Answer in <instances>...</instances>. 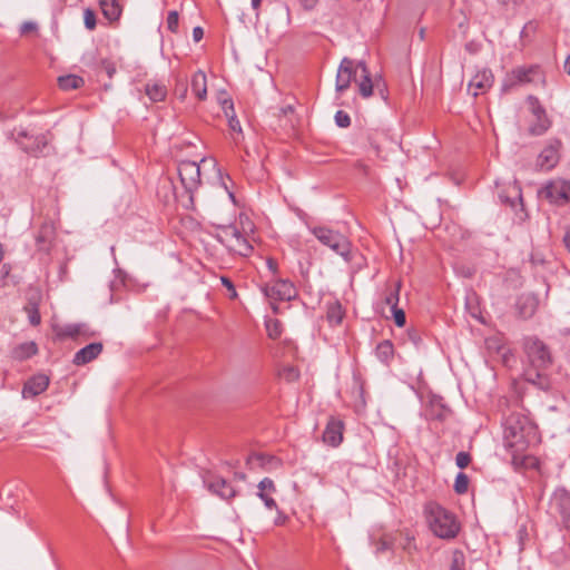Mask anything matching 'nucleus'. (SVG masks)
Here are the masks:
<instances>
[{"instance_id":"4c0bfd02","label":"nucleus","mask_w":570,"mask_h":570,"mask_svg":"<svg viewBox=\"0 0 570 570\" xmlns=\"http://www.w3.org/2000/svg\"><path fill=\"white\" fill-rule=\"evenodd\" d=\"M406 335L409 342H411L415 348H419L422 345V336L417 330L411 328L407 331Z\"/></svg>"},{"instance_id":"bf43d9fd","label":"nucleus","mask_w":570,"mask_h":570,"mask_svg":"<svg viewBox=\"0 0 570 570\" xmlns=\"http://www.w3.org/2000/svg\"><path fill=\"white\" fill-rule=\"evenodd\" d=\"M389 547H387V543L385 541H381L376 548V551L380 552V551H384L386 550Z\"/></svg>"},{"instance_id":"0e129e2a","label":"nucleus","mask_w":570,"mask_h":570,"mask_svg":"<svg viewBox=\"0 0 570 570\" xmlns=\"http://www.w3.org/2000/svg\"><path fill=\"white\" fill-rule=\"evenodd\" d=\"M235 476H236L237 479H239V480H245V479H246L245 473H242V472H240V473H236V474H235Z\"/></svg>"},{"instance_id":"5fc2aeb1","label":"nucleus","mask_w":570,"mask_h":570,"mask_svg":"<svg viewBox=\"0 0 570 570\" xmlns=\"http://www.w3.org/2000/svg\"><path fill=\"white\" fill-rule=\"evenodd\" d=\"M317 1L318 0H301V3L305 9L311 10L315 7Z\"/></svg>"},{"instance_id":"2eb2a0df","label":"nucleus","mask_w":570,"mask_h":570,"mask_svg":"<svg viewBox=\"0 0 570 570\" xmlns=\"http://www.w3.org/2000/svg\"><path fill=\"white\" fill-rule=\"evenodd\" d=\"M104 345L100 342H94L80 348L73 355L72 363L77 366L86 365L96 360L102 352Z\"/></svg>"},{"instance_id":"09e8293b","label":"nucleus","mask_w":570,"mask_h":570,"mask_svg":"<svg viewBox=\"0 0 570 570\" xmlns=\"http://www.w3.org/2000/svg\"><path fill=\"white\" fill-rule=\"evenodd\" d=\"M428 409H448V407L442 403V399L434 396L431 399Z\"/></svg>"},{"instance_id":"393cba45","label":"nucleus","mask_w":570,"mask_h":570,"mask_svg":"<svg viewBox=\"0 0 570 570\" xmlns=\"http://www.w3.org/2000/svg\"><path fill=\"white\" fill-rule=\"evenodd\" d=\"M376 357L385 364H389L394 356V346L391 341L385 340L377 344L375 348Z\"/></svg>"},{"instance_id":"39448f33","label":"nucleus","mask_w":570,"mask_h":570,"mask_svg":"<svg viewBox=\"0 0 570 570\" xmlns=\"http://www.w3.org/2000/svg\"><path fill=\"white\" fill-rule=\"evenodd\" d=\"M8 139L14 141L24 153L38 156L43 154L48 138L43 134L31 135L23 127H16L8 132Z\"/></svg>"},{"instance_id":"864d4df0","label":"nucleus","mask_w":570,"mask_h":570,"mask_svg":"<svg viewBox=\"0 0 570 570\" xmlns=\"http://www.w3.org/2000/svg\"><path fill=\"white\" fill-rule=\"evenodd\" d=\"M403 549L406 550L409 553L411 552L412 549H416L412 538H406V542L404 543Z\"/></svg>"},{"instance_id":"20e7f679","label":"nucleus","mask_w":570,"mask_h":570,"mask_svg":"<svg viewBox=\"0 0 570 570\" xmlns=\"http://www.w3.org/2000/svg\"><path fill=\"white\" fill-rule=\"evenodd\" d=\"M216 239L230 253L243 257L249 256L254 249L246 236L235 225L219 227Z\"/></svg>"},{"instance_id":"79ce46f5","label":"nucleus","mask_w":570,"mask_h":570,"mask_svg":"<svg viewBox=\"0 0 570 570\" xmlns=\"http://www.w3.org/2000/svg\"><path fill=\"white\" fill-rule=\"evenodd\" d=\"M81 333L80 325L70 324L63 327L62 335L68 337H76Z\"/></svg>"},{"instance_id":"b1692460","label":"nucleus","mask_w":570,"mask_h":570,"mask_svg":"<svg viewBox=\"0 0 570 570\" xmlns=\"http://www.w3.org/2000/svg\"><path fill=\"white\" fill-rule=\"evenodd\" d=\"M37 352L38 347L35 342H24L13 348L12 356L16 360L22 361L36 355Z\"/></svg>"},{"instance_id":"1a4fd4ad","label":"nucleus","mask_w":570,"mask_h":570,"mask_svg":"<svg viewBox=\"0 0 570 570\" xmlns=\"http://www.w3.org/2000/svg\"><path fill=\"white\" fill-rule=\"evenodd\" d=\"M178 175L187 193L193 194L200 184V168L195 161L183 160L178 164Z\"/></svg>"},{"instance_id":"37998d69","label":"nucleus","mask_w":570,"mask_h":570,"mask_svg":"<svg viewBox=\"0 0 570 570\" xmlns=\"http://www.w3.org/2000/svg\"><path fill=\"white\" fill-rule=\"evenodd\" d=\"M220 283L227 288V291L229 292V297L230 298H236L237 297V292H236V288H235V285L234 283L232 282L230 278L226 277V276H220Z\"/></svg>"},{"instance_id":"c03bdc74","label":"nucleus","mask_w":570,"mask_h":570,"mask_svg":"<svg viewBox=\"0 0 570 570\" xmlns=\"http://www.w3.org/2000/svg\"><path fill=\"white\" fill-rule=\"evenodd\" d=\"M38 30V24L33 21H24L21 26H20V35L21 36H26L30 32H36Z\"/></svg>"},{"instance_id":"a18cd8bd","label":"nucleus","mask_w":570,"mask_h":570,"mask_svg":"<svg viewBox=\"0 0 570 570\" xmlns=\"http://www.w3.org/2000/svg\"><path fill=\"white\" fill-rule=\"evenodd\" d=\"M393 312V317H394V322L395 324L399 326V327H402L405 325V322H406V318H405V313L403 309L401 308H393L392 309Z\"/></svg>"},{"instance_id":"9b49d317","label":"nucleus","mask_w":570,"mask_h":570,"mask_svg":"<svg viewBox=\"0 0 570 570\" xmlns=\"http://www.w3.org/2000/svg\"><path fill=\"white\" fill-rule=\"evenodd\" d=\"M207 489L223 500H230L236 497L237 492L234 487L224 478L218 475H208L204 478Z\"/></svg>"},{"instance_id":"7c9ffc66","label":"nucleus","mask_w":570,"mask_h":570,"mask_svg":"<svg viewBox=\"0 0 570 570\" xmlns=\"http://www.w3.org/2000/svg\"><path fill=\"white\" fill-rule=\"evenodd\" d=\"M227 121H228L229 129L235 134L233 139H234L235 144H238L240 140V137H243V129H242V126H240V122H239L237 116L230 115L229 117H227Z\"/></svg>"},{"instance_id":"4468645a","label":"nucleus","mask_w":570,"mask_h":570,"mask_svg":"<svg viewBox=\"0 0 570 570\" xmlns=\"http://www.w3.org/2000/svg\"><path fill=\"white\" fill-rule=\"evenodd\" d=\"M257 497L264 502L268 510H278V505L273 495L276 493V485L269 478H264L257 485Z\"/></svg>"},{"instance_id":"a211bd4d","label":"nucleus","mask_w":570,"mask_h":570,"mask_svg":"<svg viewBox=\"0 0 570 570\" xmlns=\"http://www.w3.org/2000/svg\"><path fill=\"white\" fill-rule=\"evenodd\" d=\"M559 146L560 142L556 141L554 144H550L538 156L537 166L542 170L552 169L559 161Z\"/></svg>"},{"instance_id":"0eeeda50","label":"nucleus","mask_w":570,"mask_h":570,"mask_svg":"<svg viewBox=\"0 0 570 570\" xmlns=\"http://www.w3.org/2000/svg\"><path fill=\"white\" fill-rule=\"evenodd\" d=\"M541 78L542 73L539 66L517 67L505 76L502 82V90L509 91L517 86L537 82Z\"/></svg>"},{"instance_id":"774afa93","label":"nucleus","mask_w":570,"mask_h":570,"mask_svg":"<svg viewBox=\"0 0 570 570\" xmlns=\"http://www.w3.org/2000/svg\"><path fill=\"white\" fill-rule=\"evenodd\" d=\"M436 419H439V420H443V419H444V415H443L442 413H439V414L436 415Z\"/></svg>"},{"instance_id":"a19ab883","label":"nucleus","mask_w":570,"mask_h":570,"mask_svg":"<svg viewBox=\"0 0 570 570\" xmlns=\"http://www.w3.org/2000/svg\"><path fill=\"white\" fill-rule=\"evenodd\" d=\"M471 462V455L468 452L461 451L455 456V464L460 469L466 468Z\"/></svg>"},{"instance_id":"aec40b11","label":"nucleus","mask_w":570,"mask_h":570,"mask_svg":"<svg viewBox=\"0 0 570 570\" xmlns=\"http://www.w3.org/2000/svg\"><path fill=\"white\" fill-rule=\"evenodd\" d=\"M167 87L161 81H148L145 94L153 102H163L167 98Z\"/></svg>"},{"instance_id":"c85d7f7f","label":"nucleus","mask_w":570,"mask_h":570,"mask_svg":"<svg viewBox=\"0 0 570 570\" xmlns=\"http://www.w3.org/2000/svg\"><path fill=\"white\" fill-rule=\"evenodd\" d=\"M449 570H465V556L462 550H454L451 556Z\"/></svg>"},{"instance_id":"f8f14e48","label":"nucleus","mask_w":570,"mask_h":570,"mask_svg":"<svg viewBox=\"0 0 570 570\" xmlns=\"http://www.w3.org/2000/svg\"><path fill=\"white\" fill-rule=\"evenodd\" d=\"M55 239H56L55 225L50 222L43 223L39 227L36 236H35L37 249L45 254H49L53 246Z\"/></svg>"},{"instance_id":"72a5a7b5","label":"nucleus","mask_w":570,"mask_h":570,"mask_svg":"<svg viewBox=\"0 0 570 570\" xmlns=\"http://www.w3.org/2000/svg\"><path fill=\"white\" fill-rule=\"evenodd\" d=\"M279 375L287 382H293L299 377V372L294 366H286L281 371Z\"/></svg>"},{"instance_id":"e2e57ef3","label":"nucleus","mask_w":570,"mask_h":570,"mask_svg":"<svg viewBox=\"0 0 570 570\" xmlns=\"http://www.w3.org/2000/svg\"><path fill=\"white\" fill-rule=\"evenodd\" d=\"M261 1H262V0H252V7H253L254 9H258V7H259V4H261Z\"/></svg>"},{"instance_id":"9d476101","label":"nucleus","mask_w":570,"mask_h":570,"mask_svg":"<svg viewBox=\"0 0 570 570\" xmlns=\"http://www.w3.org/2000/svg\"><path fill=\"white\" fill-rule=\"evenodd\" d=\"M356 77L355 62L353 59L344 57L338 66L335 81V90L343 94L351 86L352 80Z\"/></svg>"},{"instance_id":"58836bf2","label":"nucleus","mask_w":570,"mask_h":570,"mask_svg":"<svg viewBox=\"0 0 570 570\" xmlns=\"http://www.w3.org/2000/svg\"><path fill=\"white\" fill-rule=\"evenodd\" d=\"M219 104L222 106V109H223L226 118L229 117L230 115H236L235 109H234V102L230 98H227V97L223 98L219 100Z\"/></svg>"},{"instance_id":"49530a36","label":"nucleus","mask_w":570,"mask_h":570,"mask_svg":"<svg viewBox=\"0 0 570 570\" xmlns=\"http://www.w3.org/2000/svg\"><path fill=\"white\" fill-rule=\"evenodd\" d=\"M175 92L178 95V98L180 100H184L186 98V95H187V85L185 82V80H177V88L175 90Z\"/></svg>"},{"instance_id":"6e6d98bb","label":"nucleus","mask_w":570,"mask_h":570,"mask_svg":"<svg viewBox=\"0 0 570 570\" xmlns=\"http://www.w3.org/2000/svg\"><path fill=\"white\" fill-rule=\"evenodd\" d=\"M266 264H267L268 269H269L273 274H275V273L277 272V262H276L275 259H273V258H268V259H267V262H266Z\"/></svg>"},{"instance_id":"f3484780","label":"nucleus","mask_w":570,"mask_h":570,"mask_svg":"<svg viewBox=\"0 0 570 570\" xmlns=\"http://www.w3.org/2000/svg\"><path fill=\"white\" fill-rule=\"evenodd\" d=\"M49 385V377L45 374H37L30 377L23 385L22 396L35 397L43 393Z\"/></svg>"},{"instance_id":"2f4dec72","label":"nucleus","mask_w":570,"mask_h":570,"mask_svg":"<svg viewBox=\"0 0 570 570\" xmlns=\"http://www.w3.org/2000/svg\"><path fill=\"white\" fill-rule=\"evenodd\" d=\"M549 127H550V121H549L548 117H540V118H537L535 124H532L530 126L529 130L532 135L540 136V135L544 134Z\"/></svg>"},{"instance_id":"6e6552de","label":"nucleus","mask_w":570,"mask_h":570,"mask_svg":"<svg viewBox=\"0 0 570 570\" xmlns=\"http://www.w3.org/2000/svg\"><path fill=\"white\" fill-rule=\"evenodd\" d=\"M539 195L553 205L563 206L570 202V180L551 179L539 190Z\"/></svg>"},{"instance_id":"412c9836","label":"nucleus","mask_w":570,"mask_h":570,"mask_svg":"<svg viewBox=\"0 0 570 570\" xmlns=\"http://www.w3.org/2000/svg\"><path fill=\"white\" fill-rule=\"evenodd\" d=\"M191 91L199 100L207 98V77L204 71L198 70L191 77Z\"/></svg>"},{"instance_id":"f03ea898","label":"nucleus","mask_w":570,"mask_h":570,"mask_svg":"<svg viewBox=\"0 0 570 570\" xmlns=\"http://www.w3.org/2000/svg\"><path fill=\"white\" fill-rule=\"evenodd\" d=\"M425 519L431 531L441 539H453L460 531L455 515L436 502L424 508Z\"/></svg>"},{"instance_id":"f704fd0d","label":"nucleus","mask_w":570,"mask_h":570,"mask_svg":"<svg viewBox=\"0 0 570 570\" xmlns=\"http://www.w3.org/2000/svg\"><path fill=\"white\" fill-rule=\"evenodd\" d=\"M83 22H85V27L88 30H94L96 28L97 21H96V13L94 10L87 8L83 11Z\"/></svg>"},{"instance_id":"dca6fc26","label":"nucleus","mask_w":570,"mask_h":570,"mask_svg":"<svg viewBox=\"0 0 570 570\" xmlns=\"http://www.w3.org/2000/svg\"><path fill=\"white\" fill-rule=\"evenodd\" d=\"M493 85L492 71L488 68L479 70L469 82V90L474 89L472 92L476 97L480 92L489 90Z\"/></svg>"},{"instance_id":"4d7b16f0","label":"nucleus","mask_w":570,"mask_h":570,"mask_svg":"<svg viewBox=\"0 0 570 570\" xmlns=\"http://www.w3.org/2000/svg\"><path fill=\"white\" fill-rule=\"evenodd\" d=\"M499 197L502 203L509 204L511 207L515 206V199H511V198L504 196L503 194H500Z\"/></svg>"},{"instance_id":"a878e982","label":"nucleus","mask_w":570,"mask_h":570,"mask_svg":"<svg viewBox=\"0 0 570 570\" xmlns=\"http://www.w3.org/2000/svg\"><path fill=\"white\" fill-rule=\"evenodd\" d=\"M85 80L77 75H66L58 78V86L65 91L78 89L82 87Z\"/></svg>"},{"instance_id":"338daca9","label":"nucleus","mask_w":570,"mask_h":570,"mask_svg":"<svg viewBox=\"0 0 570 570\" xmlns=\"http://www.w3.org/2000/svg\"><path fill=\"white\" fill-rule=\"evenodd\" d=\"M424 33H425V30H424V29H421V30H420V38H421V39H424Z\"/></svg>"},{"instance_id":"4be33fe9","label":"nucleus","mask_w":570,"mask_h":570,"mask_svg":"<svg viewBox=\"0 0 570 570\" xmlns=\"http://www.w3.org/2000/svg\"><path fill=\"white\" fill-rule=\"evenodd\" d=\"M524 417H521L519 414H511L505 419L504 422V433L505 438L517 439L521 431L523 430Z\"/></svg>"},{"instance_id":"c756f323","label":"nucleus","mask_w":570,"mask_h":570,"mask_svg":"<svg viewBox=\"0 0 570 570\" xmlns=\"http://www.w3.org/2000/svg\"><path fill=\"white\" fill-rule=\"evenodd\" d=\"M342 306L338 303L331 305L327 309V321L333 325H337L342 322Z\"/></svg>"},{"instance_id":"680f3d73","label":"nucleus","mask_w":570,"mask_h":570,"mask_svg":"<svg viewBox=\"0 0 570 570\" xmlns=\"http://www.w3.org/2000/svg\"><path fill=\"white\" fill-rule=\"evenodd\" d=\"M513 189L515 190V197L521 200V190L518 186H513Z\"/></svg>"},{"instance_id":"ea45409f","label":"nucleus","mask_w":570,"mask_h":570,"mask_svg":"<svg viewBox=\"0 0 570 570\" xmlns=\"http://www.w3.org/2000/svg\"><path fill=\"white\" fill-rule=\"evenodd\" d=\"M399 292H400V284L395 286V288L389 293V295L385 297L386 304L391 305V308H396L399 303Z\"/></svg>"},{"instance_id":"473e14b6","label":"nucleus","mask_w":570,"mask_h":570,"mask_svg":"<svg viewBox=\"0 0 570 570\" xmlns=\"http://www.w3.org/2000/svg\"><path fill=\"white\" fill-rule=\"evenodd\" d=\"M468 489H469V476L465 473L460 472L456 475L455 481H454V491L458 494H464L468 492Z\"/></svg>"},{"instance_id":"c9c22d12","label":"nucleus","mask_w":570,"mask_h":570,"mask_svg":"<svg viewBox=\"0 0 570 570\" xmlns=\"http://www.w3.org/2000/svg\"><path fill=\"white\" fill-rule=\"evenodd\" d=\"M167 28L171 32H177L178 30V23H179V16L177 11H169L167 16Z\"/></svg>"},{"instance_id":"603ef678","label":"nucleus","mask_w":570,"mask_h":570,"mask_svg":"<svg viewBox=\"0 0 570 570\" xmlns=\"http://www.w3.org/2000/svg\"><path fill=\"white\" fill-rule=\"evenodd\" d=\"M533 115L535 119L540 117H547L546 110L540 105L533 107Z\"/></svg>"},{"instance_id":"cd10ccee","label":"nucleus","mask_w":570,"mask_h":570,"mask_svg":"<svg viewBox=\"0 0 570 570\" xmlns=\"http://www.w3.org/2000/svg\"><path fill=\"white\" fill-rule=\"evenodd\" d=\"M358 92L363 98H368L373 94V81L371 73L362 75V79L357 82Z\"/></svg>"},{"instance_id":"13d9d810","label":"nucleus","mask_w":570,"mask_h":570,"mask_svg":"<svg viewBox=\"0 0 570 570\" xmlns=\"http://www.w3.org/2000/svg\"><path fill=\"white\" fill-rule=\"evenodd\" d=\"M563 242L566 247L570 250V228L566 230Z\"/></svg>"},{"instance_id":"7ed1b4c3","label":"nucleus","mask_w":570,"mask_h":570,"mask_svg":"<svg viewBox=\"0 0 570 570\" xmlns=\"http://www.w3.org/2000/svg\"><path fill=\"white\" fill-rule=\"evenodd\" d=\"M308 229L322 245L340 255L346 263L352 262V243L347 236L327 226H309Z\"/></svg>"},{"instance_id":"bb28decb","label":"nucleus","mask_w":570,"mask_h":570,"mask_svg":"<svg viewBox=\"0 0 570 570\" xmlns=\"http://www.w3.org/2000/svg\"><path fill=\"white\" fill-rule=\"evenodd\" d=\"M266 332L269 338L277 340L283 333V326L281 321L276 318H269L265 321Z\"/></svg>"},{"instance_id":"de8ad7c7","label":"nucleus","mask_w":570,"mask_h":570,"mask_svg":"<svg viewBox=\"0 0 570 570\" xmlns=\"http://www.w3.org/2000/svg\"><path fill=\"white\" fill-rule=\"evenodd\" d=\"M29 321L30 324L33 326L40 324L41 317L37 308H32L31 312L29 313Z\"/></svg>"},{"instance_id":"423d86ee","label":"nucleus","mask_w":570,"mask_h":570,"mask_svg":"<svg viewBox=\"0 0 570 570\" xmlns=\"http://www.w3.org/2000/svg\"><path fill=\"white\" fill-rule=\"evenodd\" d=\"M262 292L271 301L273 312L279 313L277 302L292 301L297 296V291L288 279H275L262 286Z\"/></svg>"},{"instance_id":"8fccbe9b","label":"nucleus","mask_w":570,"mask_h":570,"mask_svg":"<svg viewBox=\"0 0 570 570\" xmlns=\"http://www.w3.org/2000/svg\"><path fill=\"white\" fill-rule=\"evenodd\" d=\"M203 37H204V30H203V28H200V27H195V28L193 29V39H194V41L198 42V41H200V40L203 39Z\"/></svg>"},{"instance_id":"3c124183","label":"nucleus","mask_w":570,"mask_h":570,"mask_svg":"<svg viewBox=\"0 0 570 570\" xmlns=\"http://www.w3.org/2000/svg\"><path fill=\"white\" fill-rule=\"evenodd\" d=\"M355 69H356V70H357V69H361L362 75H367V73H370L368 68H367V66H366V63H365V61H364V60H360L357 63H355Z\"/></svg>"},{"instance_id":"5701e85b","label":"nucleus","mask_w":570,"mask_h":570,"mask_svg":"<svg viewBox=\"0 0 570 570\" xmlns=\"http://www.w3.org/2000/svg\"><path fill=\"white\" fill-rule=\"evenodd\" d=\"M99 4L106 19L109 21H116L119 19L122 8L118 0H100Z\"/></svg>"},{"instance_id":"ddd939ff","label":"nucleus","mask_w":570,"mask_h":570,"mask_svg":"<svg viewBox=\"0 0 570 570\" xmlns=\"http://www.w3.org/2000/svg\"><path fill=\"white\" fill-rule=\"evenodd\" d=\"M538 305V297L532 293H525L517 298L515 311L520 318L529 320L535 314Z\"/></svg>"},{"instance_id":"052dcab7","label":"nucleus","mask_w":570,"mask_h":570,"mask_svg":"<svg viewBox=\"0 0 570 570\" xmlns=\"http://www.w3.org/2000/svg\"><path fill=\"white\" fill-rule=\"evenodd\" d=\"M564 71L570 76V55L567 57L564 61Z\"/></svg>"},{"instance_id":"e433bc0d","label":"nucleus","mask_w":570,"mask_h":570,"mask_svg":"<svg viewBox=\"0 0 570 570\" xmlns=\"http://www.w3.org/2000/svg\"><path fill=\"white\" fill-rule=\"evenodd\" d=\"M334 119L335 124L341 128H346L351 125L350 116L343 110L336 111Z\"/></svg>"},{"instance_id":"6ab92c4d","label":"nucleus","mask_w":570,"mask_h":570,"mask_svg":"<svg viewBox=\"0 0 570 570\" xmlns=\"http://www.w3.org/2000/svg\"><path fill=\"white\" fill-rule=\"evenodd\" d=\"M342 431H343V424L341 421H336V420L328 421V423L323 432V441L331 446L340 445L343 440Z\"/></svg>"},{"instance_id":"69168bd1","label":"nucleus","mask_w":570,"mask_h":570,"mask_svg":"<svg viewBox=\"0 0 570 570\" xmlns=\"http://www.w3.org/2000/svg\"><path fill=\"white\" fill-rule=\"evenodd\" d=\"M2 259H3V246L0 243V263L2 262Z\"/></svg>"},{"instance_id":"f257e3e1","label":"nucleus","mask_w":570,"mask_h":570,"mask_svg":"<svg viewBox=\"0 0 570 570\" xmlns=\"http://www.w3.org/2000/svg\"><path fill=\"white\" fill-rule=\"evenodd\" d=\"M524 350L531 364L530 370L525 372L528 382L546 390L549 386L547 377L541 374L551 364V355L546 344L538 338H528L524 343Z\"/></svg>"}]
</instances>
